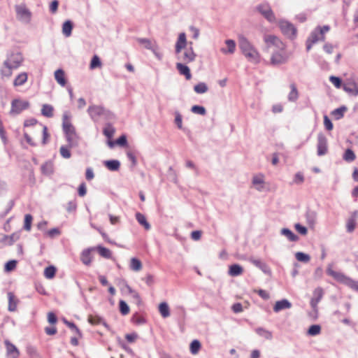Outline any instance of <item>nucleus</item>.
Instances as JSON below:
<instances>
[{
    "mask_svg": "<svg viewBox=\"0 0 358 358\" xmlns=\"http://www.w3.org/2000/svg\"><path fill=\"white\" fill-rule=\"evenodd\" d=\"M175 52L178 56V59L185 64H189L195 60L196 53L194 52L192 46L187 47V39L185 33H180L175 46Z\"/></svg>",
    "mask_w": 358,
    "mask_h": 358,
    "instance_id": "obj_1",
    "label": "nucleus"
},
{
    "mask_svg": "<svg viewBox=\"0 0 358 358\" xmlns=\"http://www.w3.org/2000/svg\"><path fill=\"white\" fill-rule=\"evenodd\" d=\"M238 45L242 53L248 59V61L255 64L259 62V52L245 36H239Z\"/></svg>",
    "mask_w": 358,
    "mask_h": 358,
    "instance_id": "obj_2",
    "label": "nucleus"
},
{
    "mask_svg": "<svg viewBox=\"0 0 358 358\" xmlns=\"http://www.w3.org/2000/svg\"><path fill=\"white\" fill-rule=\"evenodd\" d=\"M327 273L333 277L338 282L344 283L352 288L353 289L358 291V281L354 280L349 277L345 276L341 272L334 271L331 268V265H329L327 269Z\"/></svg>",
    "mask_w": 358,
    "mask_h": 358,
    "instance_id": "obj_3",
    "label": "nucleus"
},
{
    "mask_svg": "<svg viewBox=\"0 0 358 358\" xmlns=\"http://www.w3.org/2000/svg\"><path fill=\"white\" fill-rule=\"evenodd\" d=\"M264 41L266 44L265 50L268 52H273L274 50H284L286 48L285 44L276 36L274 35H265L264 36Z\"/></svg>",
    "mask_w": 358,
    "mask_h": 358,
    "instance_id": "obj_4",
    "label": "nucleus"
},
{
    "mask_svg": "<svg viewBox=\"0 0 358 358\" xmlns=\"http://www.w3.org/2000/svg\"><path fill=\"white\" fill-rule=\"evenodd\" d=\"M87 113L94 122H97L101 117L110 118L113 116L110 111L106 110L101 106L91 105L87 109Z\"/></svg>",
    "mask_w": 358,
    "mask_h": 358,
    "instance_id": "obj_5",
    "label": "nucleus"
},
{
    "mask_svg": "<svg viewBox=\"0 0 358 358\" xmlns=\"http://www.w3.org/2000/svg\"><path fill=\"white\" fill-rule=\"evenodd\" d=\"M289 57L290 54L286 51V48L282 50H274L273 52H271L270 63L272 66H278L286 64Z\"/></svg>",
    "mask_w": 358,
    "mask_h": 358,
    "instance_id": "obj_6",
    "label": "nucleus"
},
{
    "mask_svg": "<svg viewBox=\"0 0 358 358\" xmlns=\"http://www.w3.org/2000/svg\"><path fill=\"white\" fill-rule=\"evenodd\" d=\"M71 117L69 112L66 111L64 113L62 116V128L69 142H71L73 136L76 135V129L71 122Z\"/></svg>",
    "mask_w": 358,
    "mask_h": 358,
    "instance_id": "obj_7",
    "label": "nucleus"
},
{
    "mask_svg": "<svg viewBox=\"0 0 358 358\" xmlns=\"http://www.w3.org/2000/svg\"><path fill=\"white\" fill-rule=\"evenodd\" d=\"M255 10L259 13L269 22H275L276 20L275 14L268 3H262L255 7Z\"/></svg>",
    "mask_w": 358,
    "mask_h": 358,
    "instance_id": "obj_8",
    "label": "nucleus"
},
{
    "mask_svg": "<svg viewBox=\"0 0 358 358\" xmlns=\"http://www.w3.org/2000/svg\"><path fill=\"white\" fill-rule=\"evenodd\" d=\"M279 27L282 34L289 38H294L296 36V28L293 24L286 20H281Z\"/></svg>",
    "mask_w": 358,
    "mask_h": 358,
    "instance_id": "obj_9",
    "label": "nucleus"
},
{
    "mask_svg": "<svg viewBox=\"0 0 358 358\" xmlns=\"http://www.w3.org/2000/svg\"><path fill=\"white\" fill-rule=\"evenodd\" d=\"M29 103L27 101H22L20 99H14L11 102V109L10 111V115L20 114L22 110L28 108Z\"/></svg>",
    "mask_w": 358,
    "mask_h": 358,
    "instance_id": "obj_10",
    "label": "nucleus"
},
{
    "mask_svg": "<svg viewBox=\"0 0 358 358\" xmlns=\"http://www.w3.org/2000/svg\"><path fill=\"white\" fill-rule=\"evenodd\" d=\"M23 61V57L20 52L12 53L4 62V65H10L14 69L18 68Z\"/></svg>",
    "mask_w": 358,
    "mask_h": 358,
    "instance_id": "obj_11",
    "label": "nucleus"
},
{
    "mask_svg": "<svg viewBox=\"0 0 358 358\" xmlns=\"http://www.w3.org/2000/svg\"><path fill=\"white\" fill-rule=\"evenodd\" d=\"M317 155L319 156L324 155L327 152V139L326 136L320 133L317 136Z\"/></svg>",
    "mask_w": 358,
    "mask_h": 358,
    "instance_id": "obj_12",
    "label": "nucleus"
},
{
    "mask_svg": "<svg viewBox=\"0 0 358 358\" xmlns=\"http://www.w3.org/2000/svg\"><path fill=\"white\" fill-rule=\"evenodd\" d=\"M4 344L6 349V355L8 358H18L20 356V351L17 347L10 342L8 340L4 341Z\"/></svg>",
    "mask_w": 358,
    "mask_h": 358,
    "instance_id": "obj_13",
    "label": "nucleus"
},
{
    "mask_svg": "<svg viewBox=\"0 0 358 358\" xmlns=\"http://www.w3.org/2000/svg\"><path fill=\"white\" fill-rule=\"evenodd\" d=\"M15 10L17 17L24 22H28L30 20L31 13L24 6L18 5L15 6Z\"/></svg>",
    "mask_w": 358,
    "mask_h": 358,
    "instance_id": "obj_14",
    "label": "nucleus"
},
{
    "mask_svg": "<svg viewBox=\"0 0 358 358\" xmlns=\"http://www.w3.org/2000/svg\"><path fill=\"white\" fill-rule=\"evenodd\" d=\"M313 296L310 300V306L313 309H315L317 306L318 303L322 299L324 295V291L322 287H317L313 291Z\"/></svg>",
    "mask_w": 358,
    "mask_h": 358,
    "instance_id": "obj_15",
    "label": "nucleus"
},
{
    "mask_svg": "<svg viewBox=\"0 0 358 358\" xmlns=\"http://www.w3.org/2000/svg\"><path fill=\"white\" fill-rule=\"evenodd\" d=\"M249 261L255 266L261 269L264 273L268 275H271V271L266 263L262 262L259 259H255L254 257H250Z\"/></svg>",
    "mask_w": 358,
    "mask_h": 358,
    "instance_id": "obj_16",
    "label": "nucleus"
},
{
    "mask_svg": "<svg viewBox=\"0 0 358 358\" xmlns=\"http://www.w3.org/2000/svg\"><path fill=\"white\" fill-rule=\"evenodd\" d=\"M176 69L180 75L185 77L186 80H189L192 78V74L189 68L185 63L178 62L176 65Z\"/></svg>",
    "mask_w": 358,
    "mask_h": 358,
    "instance_id": "obj_17",
    "label": "nucleus"
},
{
    "mask_svg": "<svg viewBox=\"0 0 358 358\" xmlns=\"http://www.w3.org/2000/svg\"><path fill=\"white\" fill-rule=\"evenodd\" d=\"M343 89L351 95H358V85L355 82L345 83L343 85Z\"/></svg>",
    "mask_w": 358,
    "mask_h": 358,
    "instance_id": "obj_18",
    "label": "nucleus"
},
{
    "mask_svg": "<svg viewBox=\"0 0 358 358\" xmlns=\"http://www.w3.org/2000/svg\"><path fill=\"white\" fill-rule=\"evenodd\" d=\"M292 307V303L287 299H282L275 302L273 306V310L278 313L282 310L289 309Z\"/></svg>",
    "mask_w": 358,
    "mask_h": 358,
    "instance_id": "obj_19",
    "label": "nucleus"
},
{
    "mask_svg": "<svg viewBox=\"0 0 358 358\" xmlns=\"http://www.w3.org/2000/svg\"><path fill=\"white\" fill-rule=\"evenodd\" d=\"M8 309L10 312H14L17 310V306L18 304L19 300L15 297V294L9 292L8 293Z\"/></svg>",
    "mask_w": 358,
    "mask_h": 358,
    "instance_id": "obj_20",
    "label": "nucleus"
},
{
    "mask_svg": "<svg viewBox=\"0 0 358 358\" xmlns=\"http://www.w3.org/2000/svg\"><path fill=\"white\" fill-rule=\"evenodd\" d=\"M227 48H222L221 52L224 54H233L236 50V43L234 40L228 39L225 41Z\"/></svg>",
    "mask_w": 358,
    "mask_h": 358,
    "instance_id": "obj_21",
    "label": "nucleus"
},
{
    "mask_svg": "<svg viewBox=\"0 0 358 358\" xmlns=\"http://www.w3.org/2000/svg\"><path fill=\"white\" fill-rule=\"evenodd\" d=\"M55 78L57 82L62 87L66 84L64 71L62 69H57L55 72Z\"/></svg>",
    "mask_w": 358,
    "mask_h": 358,
    "instance_id": "obj_22",
    "label": "nucleus"
},
{
    "mask_svg": "<svg viewBox=\"0 0 358 358\" xmlns=\"http://www.w3.org/2000/svg\"><path fill=\"white\" fill-rule=\"evenodd\" d=\"M92 249L88 248L86 250H84L81 253V261L82 262L87 266H89L91 264L92 262V257H91V250Z\"/></svg>",
    "mask_w": 358,
    "mask_h": 358,
    "instance_id": "obj_23",
    "label": "nucleus"
},
{
    "mask_svg": "<svg viewBox=\"0 0 358 358\" xmlns=\"http://www.w3.org/2000/svg\"><path fill=\"white\" fill-rule=\"evenodd\" d=\"M291 91L288 94V101L291 102H295L299 98V92L296 86L294 83L290 84Z\"/></svg>",
    "mask_w": 358,
    "mask_h": 358,
    "instance_id": "obj_24",
    "label": "nucleus"
},
{
    "mask_svg": "<svg viewBox=\"0 0 358 358\" xmlns=\"http://www.w3.org/2000/svg\"><path fill=\"white\" fill-rule=\"evenodd\" d=\"M243 273V268L239 264H232L229 266V275L231 276H238Z\"/></svg>",
    "mask_w": 358,
    "mask_h": 358,
    "instance_id": "obj_25",
    "label": "nucleus"
},
{
    "mask_svg": "<svg viewBox=\"0 0 358 358\" xmlns=\"http://www.w3.org/2000/svg\"><path fill=\"white\" fill-rule=\"evenodd\" d=\"M281 234L286 236L290 241H297L299 240L298 236L294 234L290 229L287 228H283L280 231Z\"/></svg>",
    "mask_w": 358,
    "mask_h": 358,
    "instance_id": "obj_26",
    "label": "nucleus"
},
{
    "mask_svg": "<svg viewBox=\"0 0 358 358\" xmlns=\"http://www.w3.org/2000/svg\"><path fill=\"white\" fill-rule=\"evenodd\" d=\"M105 166L112 171H115L119 170L120 166V163L118 160L113 159L104 162Z\"/></svg>",
    "mask_w": 358,
    "mask_h": 358,
    "instance_id": "obj_27",
    "label": "nucleus"
},
{
    "mask_svg": "<svg viewBox=\"0 0 358 358\" xmlns=\"http://www.w3.org/2000/svg\"><path fill=\"white\" fill-rule=\"evenodd\" d=\"M73 29V23L71 20H66L64 22L62 25V33L63 34L69 37L71 35Z\"/></svg>",
    "mask_w": 358,
    "mask_h": 358,
    "instance_id": "obj_28",
    "label": "nucleus"
},
{
    "mask_svg": "<svg viewBox=\"0 0 358 358\" xmlns=\"http://www.w3.org/2000/svg\"><path fill=\"white\" fill-rule=\"evenodd\" d=\"M136 218L138 223L144 227L145 229L150 230L151 227L150 224L148 223V222L146 220V217L144 215H143L141 213H137L136 214Z\"/></svg>",
    "mask_w": 358,
    "mask_h": 358,
    "instance_id": "obj_29",
    "label": "nucleus"
},
{
    "mask_svg": "<svg viewBox=\"0 0 358 358\" xmlns=\"http://www.w3.org/2000/svg\"><path fill=\"white\" fill-rule=\"evenodd\" d=\"M96 250H97V252L101 257H103L106 259H110L112 257L111 251L105 247H103L101 245H98L96 248Z\"/></svg>",
    "mask_w": 358,
    "mask_h": 358,
    "instance_id": "obj_30",
    "label": "nucleus"
},
{
    "mask_svg": "<svg viewBox=\"0 0 358 358\" xmlns=\"http://www.w3.org/2000/svg\"><path fill=\"white\" fill-rule=\"evenodd\" d=\"M88 321L90 324L94 325L103 324L106 327H108V324L104 322L103 319L99 315H90Z\"/></svg>",
    "mask_w": 358,
    "mask_h": 358,
    "instance_id": "obj_31",
    "label": "nucleus"
},
{
    "mask_svg": "<svg viewBox=\"0 0 358 358\" xmlns=\"http://www.w3.org/2000/svg\"><path fill=\"white\" fill-rule=\"evenodd\" d=\"M159 311L164 318L168 317L170 315L169 307L166 302H162L159 304Z\"/></svg>",
    "mask_w": 358,
    "mask_h": 358,
    "instance_id": "obj_32",
    "label": "nucleus"
},
{
    "mask_svg": "<svg viewBox=\"0 0 358 358\" xmlns=\"http://www.w3.org/2000/svg\"><path fill=\"white\" fill-rule=\"evenodd\" d=\"M54 108L51 105L43 104L41 108V114L47 117H52L53 116Z\"/></svg>",
    "mask_w": 358,
    "mask_h": 358,
    "instance_id": "obj_33",
    "label": "nucleus"
},
{
    "mask_svg": "<svg viewBox=\"0 0 358 358\" xmlns=\"http://www.w3.org/2000/svg\"><path fill=\"white\" fill-rule=\"evenodd\" d=\"M27 80V74L26 73H22L19 74L14 80L13 85L15 86L22 85Z\"/></svg>",
    "mask_w": 358,
    "mask_h": 358,
    "instance_id": "obj_34",
    "label": "nucleus"
},
{
    "mask_svg": "<svg viewBox=\"0 0 358 358\" xmlns=\"http://www.w3.org/2000/svg\"><path fill=\"white\" fill-rule=\"evenodd\" d=\"M194 90L197 94H203L208 92V87L205 83L201 82L194 85Z\"/></svg>",
    "mask_w": 358,
    "mask_h": 358,
    "instance_id": "obj_35",
    "label": "nucleus"
},
{
    "mask_svg": "<svg viewBox=\"0 0 358 358\" xmlns=\"http://www.w3.org/2000/svg\"><path fill=\"white\" fill-rule=\"evenodd\" d=\"M295 257L299 262L303 263H308L310 260V255L302 252H296Z\"/></svg>",
    "mask_w": 358,
    "mask_h": 358,
    "instance_id": "obj_36",
    "label": "nucleus"
},
{
    "mask_svg": "<svg viewBox=\"0 0 358 358\" xmlns=\"http://www.w3.org/2000/svg\"><path fill=\"white\" fill-rule=\"evenodd\" d=\"M347 110L346 106H341L332 112V115H334L336 119L339 120L343 117L344 113Z\"/></svg>",
    "mask_w": 358,
    "mask_h": 358,
    "instance_id": "obj_37",
    "label": "nucleus"
},
{
    "mask_svg": "<svg viewBox=\"0 0 358 358\" xmlns=\"http://www.w3.org/2000/svg\"><path fill=\"white\" fill-rule=\"evenodd\" d=\"M56 268L54 266H49L45 268L44 275L48 279H51L55 275Z\"/></svg>",
    "mask_w": 358,
    "mask_h": 358,
    "instance_id": "obj_38",
    "label": "nucleus"
},
{
    "mask_svg": "<svg viewBox=\"0 0 358 358\" xmlns=\"http://www.w3.org/2000/svg\"><path fill=\"white\" fill-rule=\"evenodd\" d=\"M355 158V154L351 149H347L343 156V159L348 162L354 161Z\"/></svg>",
    "mask_w": 358,
    "mask_h": 358,
    "instance_id": "obj_39",
    "label": "nucleus"
},
{
    "mask_svg": "<svg viewBox=\"0 0 358 358\" xmlns=\"http://www.w3.org/2000/svg\"><path fill=\"white\" fill-rule=\"evenodd\" d=\"M130 267L132 270L138 271L142 268L141 262L139 259L134 257L131 259Z\"/></svg>",
    "mask_w": 358,
    "mask_h": 358,
    "instance_id": "obj_40",
    "label": "nucleus"
},
{
    "mask_svg": "<svg viewBox=\"0 0 358 358\" xmlns=\"http://www.w3.org/2000/svg\"><path fill=\"white\" fill-rule=\"evenodd\" d=\"M191 111L193 113L205 115L206 114V108L202 106L194 105L191 108Z\"/></svg>",
    "mask_w": 358,
    "mask_h": 358,
    "instance_id": "obj_41",
    "label": "nucleus"
},
{
    "mask_svg": "<svg viewBox=\"0 0 358 358\" xmlns=\"http://www.w3.org/2000/svg\"><path fill=\"white\" fill-rule=\"evenodd\" d=\"M201 348V343L198 340H194L190 344V352L193 355L198 353Z\"/></svg>",
    "mask_w": 358,
    "mask_h": 358,
    "instance_id": "obj_42",
    "label": "nucleus"
},
{
    "mask_svg": "<svg viewBox=\"0 0 358 358\" xmlns=\"http://www.w3.org/2000/svg\"><path fill=\"white\" fill-rule=\"evenodd\" d=\"M20 238V235L18 234H13L10 236H5L4 240L8 245L13 244L15 241H17Z\"/></svg>",
    "mask_w": 358,
    "mask_h": 358,
    "instance_id": "obj_43",
    "label": "nucleus"
},
{
    "mask_svg": "<svg viewBox=\"0 0 358 358\" xmlns=\"http://www.w3.org/2000/svg\"><path fill=\"white\" fill-rule=\"evenodd\" d=\"M137 41L140 44L143 45L146 49H148V50L153 49V45H152V41L150 39L138 38H137Z\"/></svg>",
    "mask_w": 358,
    "mask_h": 358,
    "instance_id": "obj_44",
    "label": "nucleus"
},
{
    "mask_svg": "<svg viewBox=\"0 0 358 358\" xmlns=\"http://www.w3.org/2000/svg\"><path fill=\"white\" fill-rule=\"evenodd\" d=\"M321 331V327L318 324L311 325L308 331V334L310 336L318 335Z\"/></svg>",
    "mask_w": 358,
    "mask_h": 358,
    "instance_id": "obj_45",
    "label": "nucleus"
},
{
    "mask_svg": "<svg viewBox=\"0 0 358 358\" xmlns=\"http://www.w3.org/2000/svg\"><path fill=\"white\" fill-rule=\"evenodd\" d=\"M115 129L110 124H108L106 127L103 129V134L108 138H111L115 134Z\"/></svg>",
    "mask_w": 358,
    "mask_h": 358,
    "instance_id": "obj_46",
    "label": "nucleus"
},
{
    "mask_svg": "<svg viewBox=\"0 0 358 358\" xmlns=\"http://www.w3.org/2000/svg\"><path fill=\"white\" fill-rule=\"evenodd\" d=\"M33 217L30 214H26L24 216V229L27 231H30L31 227V222Z\"/></svg>",
    "mask_w": 358,
    "mask_h": 358,
    "instance_id": "obj_47",
    "label": "nucleus"
},
{
    "mask_svg": "<svg viewBox=\"0 0 358 358\" xmlns=\"http://www.w3.org/2000/svg\"><path fill=\"white\" fill-rule=\"evenodd\" d=\"M120 311L123 315H127L129 313V307L123 300L120 301Z\"/></svg>",
    "mask_w": 358,
    "mask_h": 358,
    "instance_id": "obj_48",
    "label": "nucleus"
},
{
    "mask_svg": "<svg viewBox=\"0 0 358 358\" xmlns=\"http://www.w3.org/2000/svg\"><path fill=\"white\" fill-rule=\"evenodd\" d=\"M356 221L354 220V219H350L348 218L346 223V229L348 233H352L354 231L355 227H356Z\"/></svg>",
    "mask_w": 358,
    "mask_h": 358,
    "instance_id": "obj_49",
    "label": "nucleus"
},
{
    "mask_svg": "<svg viewBox=\"0 0 358 358\" xmlns=\"http://www.w3.org/2000/svg\"><path fill=\"white\" fill-rule=\"evenodd\" d=\"M101 66V62L99 57L97 55H94L90 63V69H94Z\"/></svg>",
    "mask_w": 358,
    "mask_h": 358,
    "instance_id": "obj_50",
    "label": "nucleus"
},
{
    "mask_svg": "<svg viewBox=\"0 0 358 358\" xmlns=\"http://www.w3.org/2000/svg\"><path fill=\"white\" fill-rule=\"evenodd\" d=\"M12 69H15L13 67L10 66V65H4L3 67L1 70V75L3 76L9 77L12 74Z\"/></svg>",
    "mask_w": 358,
    "mask_h": 358,
    "instance_id": "obj_51",
    "label": "nucleus"
},
{
    "mask_svg": "<svg viewBox=\"0 0 358 358\" xmlns=\"http://www.w3.org/2000/svg\"><path fill=\"white\" fill-rule=\"evenodd\" d=\"M174 122L180 129H182V117L181 114L178 111L175 112V120Z\"/></svg>",
    "mask_w": 358,
    "mask_h": 358,
    "instance_id": "obj_52",
    "label": "nucleus"
},
{
    "mask_svg": "<svg viewBox=\"0 0 358 358\" xmlns=\"http://www.w3.org/2000/svg\"><path fill=\"white\" fill-rule=\"evenodd\" d=\"M319 32L317 31V29L314 30L310 35V36L308 38L309 41H310L312 43H315L320 40H321V37H319Z\"/></svg>",
    "mask_w": 358,
    "mask_h": 358,
    "instance_id": "obj_53",
    "label": "nucleus"
},
{
    "mask_svg": "<svg viewBox=\"0 0 358 358\" xmlns=\"http://www.w3.org/2000/svg\"><path fill=\"white\" fill-rule=\"evenodd\" d=\"M303 181H304V176H303V173H301L300 172L296 173L294 176V178L293 180V183L297 184V185H301L303 182Z\"/></svg>",
    "mask_w": 358,
    "mask_h": 358,
    "instance_id": "obj_54",
    "label": "nucleus"
},
{
    "mask_svg": "<svg viewBox=\"0 0 358 358\" xmlns=\"http://www.w3.org/2000/svg\"><path fill=\"white\" fill-rule=\"evenodd\" d=\"M60 155L65 159H69L71 157V154L68 148L65 146H62L59 150Z\"/></svg>",
    "mask_w": 358,
    "mask_h": 358,
    "instance_id": "obj_55",
    "label": "nucleus"
},
{
    "mask_svg": "<svg viewBox=\"0 0 358 358\" xmlns=\"http://www.w3.org/2000/svg\"><path fill=\"white\" fill-rule=\"evenodd\" d=\"M257 331L259 335L264 336L266 339H271L272 338V334L262 328L257 329Z\"/></svg>",
    "mask_w": 358,
    "mask_h": 358,
    "instance_id": "obj_56",
    "label": "nucleus"
},
{
    "mask_svg": "<svg viewBox=\"0 0 358 358\" xmlns=\"http://www.w3.org/2000/svg\"><path fill=\"white\" fill-rule=\"evenodd\" d=\"M316 29H317V31L321 35V41H324V33L329 31L330 27L329 25H324L323 27H318Z\"/></svg>",
    "mask_w": 358,
    "mask_h": 358,
    "instance_id": "obj_57",
    "label": "nucleus"
},
{
    "mask_svg": "<svg viewBox=\"0 0 358 358\" xmlns=\"http://www.w3.org/2000/svg\"><path fill=\"white\" fill-rule=\"evenodd\" d=\"M77 208V203L75 200H72L68 202L66 206V210L69 213H73L76 211Z\"/></svg>",
    "mask_w": 358,
    "mask_h": 358,
    "instance_id": "obj_58",
    "label": "nucleus"
},
{
    "mask_svg": "<svg viewBox=\"0 0 358 358\" xmlns=\"http://www.w3.org/2000/svg\"><path fill=\"white\" fill-rule=\"evenodd\" d=\"M42 172L45 174H50L52 173V166L50 163H45L41 166Z\"/></svg>",
    "mask_w": 358,
    "mask_h": 358,
    "instance_id": "obj_59",
    "label": "nucleus"
},
{
    "mask_svg": "<svg viewBox=\"0 0 358 358\" xmlns=\"http://www.w3.org/2000/svg\"><path fill=\"white\" fill-rule=\"evenodd\" d=\"M64 322L72 330L75 331V332L76 334H78L79 336H81V333H80V331L79 330V329L77 327V326L73 323V322H69L65 319H64Z\"/></svg>",
    "mask_w": 358,
    "mask_h": 358,
    "instance_id": "obj_60",
    "label": "nucleus"
},
{
    "mask_svg": "<svg viewBox=\"0 0 358 358\" xmlns=\"http://www.w3.org/2000/svg\"><path fill=\"white\" fill-rule=\"evenodd\" d=\"M330 81L337 88H340L342 85V80L340 78L331 76L329 78Z\"/></svg>",
    "mask_w": 358,
    "mask_h": 358,
    "instance_id": "obj_61",
    "label": "nucleus"
},
{
    "mask_svg": "<svg viewBox=\"0 0 358 358\" xmlns=\"http://www.w3.org/2000/svg\"><path fill=\"white\" fill-rule=\"evenodd\" d=\"M16 265H17V261L16 260L8 261L5 264V270L6 271H13L16 267Z\"/></svg>",
    "mask_w": 358,
    "mask_h": 358,
    "instance_id": "obj_62",
    "label": "nucleus"
},
{
    "mask_svg": "<svg viewBox=\"0 0 358 358\" xmlns=\"http://www.w3.org/2000/svg\"><path fill=\"white\" fill-rule=\"evenodd\" d=\"M324 124L327 130L331 131L333 129V124L327 115L324 117Z\"/></svg>",
    "mask_w": 358,
    "mask_h": 358,
    "instance_id": "obj_63",
    "label": "nucleus"
},
{
    "mask_svg": "<svg viewBox=\"0 0 358 358\" xmlns=\"http://www.w3.org/2000/svg\"><path fill=\"white\" fill-rule=\"evenodd\" d=\"M296 230L302 235H306L308 233V229L306 227L302 226L301 224L297 223L295 224Z\"/></svg>",
    "mask_w": 358,
    "mask_h": 358,
    "instance_id": "obj_64",
    "label": "nucleus"
}]
</instances>
